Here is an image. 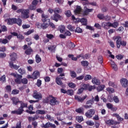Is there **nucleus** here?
<instances>
[{
    "label": "nucleus",
    "mask_w": 128,
    "mask_h": 128,
    "mask_svg": "<svg viewBox=\"0 0 128 128\" xmlns=\"http://www.w3.org/2000/svg\"><path fill=\"white\" fill-rule=\"evenodd\" d=\"M10 75L16 78L14 81L16 84H28V79H26V78H22V75L15 73H11Z\"/></svg>",
    "instance_id": "f257e3e1"
},
{
    "label": "nucleus",
    "mask_w": 128,
    "mask_h": 128,
    "mask_svg": "<svg viewBox=\"0 0 128 128\" xmlns=\"http://www.w3.org/2000/svg\"><path fill=\"white\" fill-rule=\"evenodd\" d=\"M20 107L18 108V110H15L12 111L11 113L13 114L20 115L24 112V108H28V103H24V102L20 100Z\"/></svg>",
    "instance_id": "f03ea898"
},
{
    "label": "nucleus",
    "mask_w": 128,
    "mask_h": 128,
    "mask_svg": "<svg viewBox=\"0 0 128 128\" xmlns=\"http://www.w3.org/2000/svg\"><path fill=\"white\" fill-rule=\"evenodd\" d=\"M114 40H116V46L118 49L120 48V46L124 47L126 46V42L122 40L120 36H116L113 38Z\"/></svg>",
    "instance_id": "7ed1b4c3"
},
{
    "label": "nucleus",
    "mask_w": 128,
    "mask_h": 128,
    "mask_svg": "<svg viewBox=\"0 0 128 128\" xmlns=\"http://www.w3.org/2000/svg\"><path fill=\"white\" fill-rule=\"evenodd\" d=\"M42 21L43 22L42 24V30H46L48 28V24L46 22H50V20L48 19V16L46 15L45 14H42Z\"/></svg>",
    "instance_id": "20e7f679"
},
{
    "label": "nucleus",
    "mask_w": 128,
    "mask_h": 128,
    "mask_svg": "<svg viewBox=\"0 0 128 128\" xmlns=\"http://www.w3.org/2000/svg\"><path fill=\"white\" fill-rule=\"evenodd\" d=\"M32 96V98H35L36 100H38V102H40V100L42 98V94H40V92H38V90H34L33 92Z\"/></svg>",
    "instance_id": "39448f33"
},
{
    "label": "nucleus",
    "mask_w": 128,
    "mask_h": 128,
    "mask_svg": "<svg viewBox=\"0 0 128 128\" xmlns=\"http://www.w3.org/2000/svg\"><path fill=\"white\" fill-rule=\"evenodd\" d=\"M94 11V8H88L86 6H84V10L82 11L83 16H88L90 12H92Z\"/></svg>",
    "instance_id": "423d86ee"
},
{
    "label": "nucleus",
    "mask_w": 128,
    "mask_h": 128,
    "mask_svg": "<svg viewBox=\"0 0 128 128\" xmlns=\"http://www.w3.org/2000/svg\"><path fill=\"white\" fill-rule=\"evenodd\" d=\"M96 114V110L94 109H90L85 113V116L88 118H92V116Z\"/></svg>",
    "instance_id": "0eeeda50"
},
{
    "label": "nucleus",
    "mask_w": 128,
    "mask_h": 128,
    "mask_svg": "<svg viewBox=\"0 0 128 128\" xmlns=\"http://www.w3.org/2000/svg\"><path fill=\"white\" fill-rule=\"evenodd\" d=\"M30 48H28V46L26 44H24L23 46V50H25L24 54H26V56H30V54H32V52H33L32 49L30 48Z\"/></svg>",
    "instance_id": "6e6552de"
},
{
    "label": "nucleus",
    "mask_w": 128,
    "mask_h": 128,
    "mask_svg": "<svg viewBox=\"0 0 128 128\" xmlns=\"http://www.w3.org/2000/svg\"><path fill=\"white\" fill-rule=\"evenodd\" d=\"M62 80H64V78H60L57 76L56 78V84H58V86H60L61 87L64 88H66V84H63Z\"/></svg>",
    "instance_id": "1a4fd4ad"
},
{
    "label": "nucleus",
    "mask_w": 128,
    "mask_h": 128,
    "mask_svg": "<svg viewBox=\"0 0 128 128\" xmlns=\"http://www.w3.org/2000/svg\"><path fill=\"white\" fill-rule=\"evenodd\" d=\"M62 18V16L60 14L54 13L52 16H50V19L52 20H54V22H58Z\"/></svg>",
    "instance_id": "9d476101"
},
{
    "label": "nucleus",
    "mask_w": 128,
    "mask_h": 128,
    "mask_svg": "<svg viewBox=\"0 0 128 128\" xmlns=\"http://www.w3.org/2000/svg\"><path fill=\"white\" fill-rule=\"evenodd\" d=\"M28 14H30V10L24 9L22 14V18H30V16Z\"/></svg>",
    "instance_id": "9b49d317"
},
{
    "label": "nucleus",
    "mask_w": 128,
    "mask_h": 128,
    "mask_svg": "<svg viewBox=\"0 0 128 128\" xmlns=\"http://www.w3.org/2000/svg\"><path fill=\"white\" fill-rule=\"evenodd\" d=\"M42 128H56V124H52L50 123V122H48L46 124H42L41 125Z\"/></svg>",
    "instance_id": "f8f14e48"
},
{
    "label": "nucleus",
    "mask_w": 128,
    "mask_h": 128,
    "mask_svg": "<svg viewBox=\"0 0 128 128\" xmlns=\"http://www.w3.org/2000/svg\"><path fill=\"white\" fill-rule=\"evenodd\" d=\"M7 22V24L10 26H12L16 24V18H9L6 20Z\"/></svg>",
    "instance_id": "ddd939ff"
},
{
    "label": "nucleus",
    "mask_w": 128,
    "mask_h": 128,
    "mask_svg": "<svg viewBox=\"0 0 128 128\" xmlns=\"http://www.w3.org/2000/svg\"><path fill=\"white\" fill-rule=\"evenodd\" d=\"M10 100L12 101V104L14 106H18V104L20 103V100L16 96L12 97L10 98Z\"/></svg>",
    "instance_id": "4468645a"
},
{
    "label": "nucleus",
    "mask_w": 128,
    "mask_h": 128,
    "mask_svg": "<svg viewBox=\"0 0 128 128\" xmlns=\"http://www.w3.org/2000/svg\"><path fill=\"white\" fill-rule=\"evenodd\" d=\"M60 104V101L56 100V98L52 96V98L50 99V106H56V104Z\"/></svg>",
    "instance_id": "2eb2a0df"
},
{
    "label": "nucleus",
    "mask_w": 128,
    "mask_h": 128,
    "mask_svg": "<svg viewBox=\"0 0 128 128\" xmlns=\"http://www.w3.org/2000/svg\"><path fill=\"white\" fill-rule=\"evenodd\" d=\"M28 110H26V112L28 114H36V112L32 111L34 110V104H30L28 106Z\"/></svg>",
    "instance_id": "dca6fc26"
},
{
    "label": "nucleus",
    "mask_w": 128,
    "mask_h": 128,
    "mask_svg": "<svg viewBox=\"0 0 128 128\" xmlns=\"http://www.w3.org/2000/svg\"><path fill=\"white\" fill-rule=\"evenodd\" d=\"M120 82L121 83V84L122 86V88H128V81L126 78H122Z\"/></svg>",
    "instance_id": "f3484780"
},
{
    "label": "nucleus",
    "mask_w": 128,
    "mask_h": 128,
    "mask_svg": "<svg viewBox=\"0 0 128 128\" xmlns=\"http://www.w3.org/2000/svg\"><path fill=\"white\" fill-rule=\"evenodd\" d=\"M9 66L10 68H14V70H18L20 68V66H17L16 64H14V62L10 61L8 62Z\"/></svg>",
    "instance_id": "a211bd4d"
},
{
    "label": "nucleus",
    "mask_w": 128,
    "mask_h": 128,
    "mask_svg": "<svg viewBox=\"0 0 128 128\" xmlns=\"http://www.w3.org/2000/svg\"><path fill=\"white\" fill-rule=\"evenodd\" d=\"M86 98H87L86 96H85L84 98H82L80 96H74V99L76 100H78L80 102H84V100H86Z\"/></svg>",
    "instance_id": "6ab92c4d"
},
{
    "label": "nucleus",
    "mask_w": 128,
    "mask_h": 128,
    "mask_svg": "<svg viewBox=\"0 0 128 128\" xmlns=\"http://www.w3.org/2000/svg\"><path fill=\"white\" fill-rule=\"evenodd\" d=\"M109 24H110L108 25V28L112 27L114 28H116L118 26V22H114L113 23L110 22Z\"/></svg>",
    "instance_id": "aec40b11"
},
{
    "label": "nucleus",
    "mask_w": 128,
    "mask_h": 128,
    "mask_svg": "<svg viewBox=\"0 0 128 128\" xmlns=\"http://www.w3.org/2000/svg\"><path fill=\"white\" fill-rule=\"evenodd\" d=\"M40 118V116L38 115H35L34 116H29L28 118V120L29 122H35L34 120H36Z\"/></svg>",
    "instance_id": "412c9836"
},
{
    "label": "nucleus",
    "mask_w": 128,
    "mask_h": 128,
    "mask_svg": "<svg viewBox=\"0 0 128 128\" xmlns=\"http://www.w3.org/2000/svg\"><path fill=\"white\" fill-rule=\"evenodd\" d=\"M33 80H36L38 78H40V74L38 72V71H34L32 74Z\"/></svg>",
    "instance_id": "4be33fe9"
},
{
    "label": "nucleus",
    "mask_w": 128,
    "mask_h": 128,
    "mask_svg": "<svg viewBox=\"0 0 128 128\" xmlns=\"http://www.w3.org/2000/svg\"><path fill=\"white\" fill-rule=\"evenodd\" d=\"M92 84H95L96 86H100V80L96 78H94L92 80Z\"/></svg>",
    "instance_id": "5701e85b"
},
{
    "label": "nucleus",
    "mask_w": 128,
    "mask_h": 128,
    "mask_svg": "<svg viewBox=\"0 0 128 128\" xmlns=\"http://www.w3.org/2000/svg\"><path fill=\"white\" fill-rule=\"evenodd\" d=\"M10 60L11 62H15V60H16L17 55L16 54L15 52H12L10 55Z\"/></svg>",
    "instance_id": "b1692460"
},
{
    "label": "nucleus",
    "mask_w": 128,
    "mask_h": 128,
    "mask_svg": "<svg viewBox=\"0 0 128 128\" xmlns=\"http://www.w3.org/2000/svg\"><path fill=\"white\" fill-rule=\"evenodd\" d=\"M82 58V60H84V54H81L79 55H78L76 57H74L72 58V60H78V58Z\"/></svg>",
    "instance_id": "393cba45"
},
{
    "label": "nucleus",
    "mask_w": 128,
    "mask_h": 128,
    "mask_svg": "<svg viewBox=\"0 0 128 128\" xmlns=\"http://www.w3.org/2000/svg\"><path fill=\"white\" fill-rule=\"evenodd\" d=\"M36 58V64H40L42 62V58H40V55L36 54L35 56Z\"/></svg>",
    "instance_id": "a878e982"
},
{
    "label": "nucleus",
    "mask_w": 128,
    "mask_h": 128,
    "mask_svg": "<svg viewBox=\"0 0 128 128\" xmlns=\"http://www.w3.org/2000/svg\"><path fill=\"white\" fill-rule=\"evenodd\" d=\"M62 10L60 8H56L54 9V14H62Z\"/></svg>",
    "instance_id": "bb28decb"
},
{
    "label": "nucleus",
    "mask_w": 128,
    "mask_h": 128,
    "mask_svg": "<svg viewBox=\"0 0 128 128\" xmlns=\"http://www.w3.org/2000/svg\"><path fill=\"white\" fill-rule=\"evenodd\" d=\"M88 64H90V63H88V62L86 60H82L81 62V65L82 66H88Z\"/></svg>",
    "instance_id": "cd10ccee"
},
{
    "label": "nucleus",
    "mask_w": 128,
    "mask_h": 128,
    "mask_svg": "<svg viewBox=\"0 0 128 128\" xmlns=\"http://www.w3.org/2000/svg\"><path fill=\"white\" fill-rule=\"evenodd\" d=\"M106 88V86L104 84H101L98 86L97 88V90L98 92H102V90H104V89Z\"/></svg>",
    "instance_id": "c85d7f7f"
},
{
    "label": "nucleus",
    "mask_w": 128,
    "mask_h": 128,
    "mask_svg": "<svg viewBox=\"0 0 128 128\" xmlns=\"http://www.w3.org/2000/svg\"><path fill=\"white\" fill-rule=\"evenodd\" d=\"M70 74L72 78H76V73L74 70H70Z\"/></svg>",
    "instance_id": "c756f323"
},
{
    "label": "nucleus",
    "mask_w": 128,
    "mask_h": 128,
    "mask_svg": "<svg viewBox=\"0 0 128 128\" xmlns=\"http://www.w3.org/2000/svg\"><path fill=\"white\" fill-rule=\"evenodd\" d=\"M106 124L108 126H112L114 124V120H109L106 121Z\"/></svg>",
    "instance_id": "7c9ffc66"
},
{
    "label": "nucleus",
    "mask_w": 128,
    "mask_h": 128,
    "mask_svg": "<svg viewBox=\"0 0 128 128\" xmlns=\"http://www.w3.org/2000/svg\"><path fill=\"white\" fill-rule=\"evenodd\" d=\"M35 112L37 114H46V111L44 110H38Z\"/></svg>",
    "instance_id": "2f4dec72"
},
{
    "label": "nucleus",
    "mask_w": 128,
    "mask_h": 128,
    "mask_svg": "<svg viewBox=\"0 0 128 128\" xmlns=\"http://www.w3.org/2000/svg\"><path fill=\"white\" fill-rule=\"evenodd\" d=\"M80 12H82L80 6H77L76 10H74L75 14H80Z\"/></svg>",
    "instance_id": "473e14b6"
},
{
    "label": "nucleus",
    "mask_w": 128,
    "mask_h": 128,
    "mask_svg": "<svg viewBox=\"0 0 128 128\" xmlns=\"http://www.w3.org/2000/svg\"><path fill=\"white\" fill-rule=\"evenodd\" d=\"M75 112L78 114H84V108H76Z\"/></svg>",
    "instance_id": "72a5a7b5"
},
{
    "label": "nucleus",
    "mask_w": 128,
    "mask_h": 128,
    "mask_svg": "<svg viewBox=\"0 0 128 128\" xmlns=\"http://www.w3.org/2000/svg\"><path fill=\"white\" fill-rule=\"evenodd\" d=\"M0 42L3 44H8V40L6 38H0Z\"/></svg>",
    "instance_id": "f704fd0d"
},
{
    "label": "nucleus",
    "mask_w": 128,
    "mask_h": 128,
    "mask_svg": "<svg viewBox=\"0 0 128 128\" xmlns=\"http://www.w3.org/2000/svg\"><path fill=\"white\" fill-rule=\"evenodd\" d=\"M76 120L78 122H82L84 120V117L82 116H78L76 117Z\"/></svg>",
    "instance_id": "c9c22d12"
},
{
    "label": "nucleus",
    "mask_w": 128,
    "mask_h": 128,
    "mask_svg": "<svg viewBox=\"0 0 128 128\" xmlns=\"http://www.w3.org/2000/svg\"><path fill=\"white\" fill-rule=\"evenodd\" d=\"M68 86H69V88H76V85L74 84V82H69L68 84Z\"/></svg>",
    "instance_id": "e433bc0d"
},
{
    "label": "nucleus",
    "mask_w": 128,
    "mask_h": 128,
    "mask_svg": "<svg viewBox=\"0 0 128 128\" xmlns=\"http://www.w3.org/2000/svg\"><path fill=\"white\" fill-rule=\"evenodd\" d=\"M5 89L7 92H12V86H10V85H7L5 87Z\"/></svg>",
    "instance_id": "4c0bfd02"
},
{
    "label": "nucleus",
    "mask_w": 128,
    "mask_h": 128,
    "mask_svg": "<svg viewBox=\"0 0 128 128\" xmlns=\"http://www.w3.org/2000/svg\"><path fill=\"white\" fill-rule=\"evenodd\" d=\"M110 22H102V26H103L105 30H108V28H106V26H108V25L110 24Z\"/></svg>",
    "instance_id": "58836bf2"
},
{
    "label": "nucleus",
    "mask_w": 128,
    "mask_h": 128,
    "mask_svg": "<svg viewBox=\"0 0 128 128\" xmlns=\"http://www.w3.org/2000/svg\"><path fill=\"white\" fill-rule=\"evenodd\" d=\"M67 28L70 30V32H74V28H76V27L74 26H72L70 24H68L67 26Z\"/></svg>",
    "instance_id": "ea45409f"
},
{
    "label": "nucleus",
    "mask_w": 128,
    "mask_h": 128,
    "mask_svg": "<svg viewBox=\"0 0 128 128\" xmlns=\"http://www.w3.org/2000/svg\"><path fill=\"white\" fill-rule=\"evenodd\" d=\"M80 22L82 24H84V26H86L88 20L86 18H82L80 20Z\"/></svg>",
    "instance_id": "a19ab883"
},
{
    "label": "nucleus",
    "mask_w": 128,
    "mask_h": 128,
    "mask_svg": "<svg viewBox=\"0 0 128 128\" xmlns=\"http://www.w3.org/2000/svg\"><path fill=\"white\" fill-rule=\"evenodd\" d=\"M17 38H18L19 40H24V36L22 34H18Z\"/></svg>",
    "instance_id": "79ce46f5"
},
{
    "label": "nucleus",
    "mask_w": 128,
    "mask_h": 128,
    "mask_svg": "<svg viewBox=\"0 0 128 128\" xmlns=\"http://www.w3.org/2000/svg\"><path fill=\"white\" fill-rule=\"evenodd\" d=\"M97 17L99 20H104V14H98L97 16Z\"/></svg>",
    "instance_id": "37998d69"
},
{
    "label": "nucleus",
    "mask_w": 128,
    "mask_h": 128,
    "mask_svg": "<svg viewBox=\"0 0 128 128\" xmlns=\"http://www.w3.org/2000/svg\"><path fill=\"white\" fill-rule=\"evenodd\" d=\"M94 102V99L90 100L86 102V104H88L89 106H92Z\"/></svg>",
    "instance_id": "c03bdc74"
},
{
    "label": "nucleus",
    "mask_w": 128,
    "mask_h": 128,
    "mask_svg": "<svg viewBox=\"0 0 128 128\" xmlns=\"http://www.w3.org/2000/svg\"><path fill=\"white\" fill-rule=\"evenodd\" d=\"M34 32V30H28L27 32H26L24 33V34H25V36H30V34H32V32Z\"/></svg>",
    "instance_id": "a18cd8bd"
},
{
    "label": "nucleus",
    "mask_w": 128,
    "mask_h": 128,
    "mask_svg": "<svg viewBox=\"0 0 128 128\" xmlns=\"http://www.w3.org/2000/svg\"><path fill=\"white\" fill-rule=\"evenodd\" d=\"M22 19L20 18H18V19H16V24H18V26H22Z\"/></svg>",
    "instance_id": "49530a36"
},
{
    "label": "nucleus",
    "mask_w": 128,
    "mask_h": 128,
    "mask_svg": "<svg viewBox=\"0 0 128 128\" xmlns=\"http://www.w3.org/2000/svg\"><path fill=\"white\" fill-rule=\"evenodd\" d=\"M114 115L116 116V118L118 119V120L119 122H122V120H124V118L120 116V115L118 114H115Z\"/></svg>",
    "instance_id": "de8ad7c7"
},
{
    "label": "nucleus",
    "mask_w": 128,
    "mask_h": 128,
    "mask_svg": "<svg viewBox=\"0 0 128 128\" xmlns=\"http://www.w3.org/2000/svg\"><path fill=\"white\" fill-rule=\"evenodd\" d=\"M20 94V90L16 89H14L12 91V94Z\"/></svg>",
    "instance_id": "09e8293b"
},
{
    "label": "nucleus",
    "mask_w": 128,
    "mask_h": 128,
    "mask_svg": "<svg viewBox=\"0 0 128 128\" xmlns=\"http://www.w3.org/2000/svg\"><path fill=\"white\" fill-rule=\"evenodd\" d=\"M66 94L68 96H74V90L72 89L68 90Z\"/></svg>",
    "instance_id": "8fccbe9b"
},
{
    "label": "nucleus",
    "mask_w": 128,
    "mask_h": 128,
    "mask_svg": "<svg viewBox=\"0 0 128 128\" xmlns=\"http://www.w3.org/2000/svg\"><path fill=\"white\" fill-rule=\"evenodd\" d=\"M50 100V97H47L45 99L43 100L42 102L43 104H48Z\"/></svg>",
    "instance_id": "3c124183"
},
{
    "label": "nucleus",
    "mask_w": 128,
    "mask_h": 128,
    "mask_svg": "<svg viewBox=\"0 0 128 128\" xmlns=\"http://www.w3.org/2000/svg\"><path fill=\"white\" fill-rule=\"evenodd\" d=\"M18 72L19 74H22H22H26V70H24V69H22V68H19Z\"/></svg>",
    "instance_id": "603ef678"
},
{
    "label": "nucleus",
    "mask_w": 128,
    "mask_h": 128,
    "mask_svg": "<svg viewBox=\"0 0 128 128\" xmlns=\"http://www.w3.org/2000/svg\"><path fill=\"white\" fill-rule=\"evenodd\" d=\"M74 32H78V34H82V29L79 27H77Z\"/></svg>",
    "instance_id": "864d4df0"
},
{
    "label": "nucleus",
    "mask_w": 128,
    "mask_h": 128,
    "mask_svg": "<svg viewBox=\"0 0 128 128\" xmlns=\"http://www.w3.org/2000/svg\"><path fill=\"white\" fill-rule=\"evenodd\" d=\"M36 12H38V14H44V12L42 10L41 8H38L36 10Z\"/></svg>",
    "instance_id": "5fc2aeb1"
},
{
    "label": "nucleus",
    "mask_w": 128,
    "mask_h": 128,
    "mask_svg": "<svg viewBox=\"0 0 128 128\" xmlns=\"http://www.w3.org/2000/svg\"><path fill=\"white\" fill-rule=\"evenodd\" d=\"M12 128H22V122H18L16 124V126H13Z\"/></svg>",
    "instance_id": "6e6d98bb"
},
{
    "label": "nucleus",
    "mask_w": 128,
    "mask_h": 128,
    "mask_svg": "<svg viewBox=\"0 0 128 128\" xmlns=\"http://www.w3.org/2000/svg\"><path fill=\"white\" fill-rule=\"evenodd\" d=\"M65 14L67 18H70L72 16V12L70 10H67L65 12Z\"/></svg>",
    "instance_id": "4d7b16f0"
},
{
    "label": "nucleus",
    "mask_w": 128,
    "mask_h": 128,
    "mask_svg": "<svg viewBox=\"0 0 128 128\" xmlns=\"http://www.w3.org/2000/svg\"><path fill=\"white\" fill-rule=\"evenodd\" d=\"M113 100L116 104H118V102H120V100L118 99V96H114Z\"/></svg>",
    "instance_id": "13d9d810"
},
{
    "label": "nucleus",
    "mask_w": 128,
    "mask_h": 128,
    "mask_svg": "<svg viewBox=\"0 0 128 128\" xmlns=\"http://www.w3.org/2000/svg\"><path fill=\"white\" fill-rule=\"evenodd\" d=\"M66 30V28L64 27V26H62L60 28V32H61V34H64V32H66V30Z\"/></svg>",
    "instance_id": "bf43d9fd"
},
{
    "label": "nucleus",
    "mask_w": 128,
    "mask_h": 128,
    "mask_svg": "<svg viewBox=\"0 0 128 128\" xmlns=\"http://www.w3.org/2000/svg\"><path fill=\"white\" fill-rule=\"evenodd\" d=\"M98 58V62H100V64H102L103 62V60H104V58H102V56H99Z\"/></svg>",
    "instance_id": "052dcab7"
},
{
    "label": "nucleus",
    "mask_w": 128,
    "mask_h": 128,
    "mask_svg": "<svg viewBox=\"0 0 128 128\" xmlns=\"http://www.w3.org/2000/svg\"><path fill=\"white\" fill-rule=\"evenodd\" d=\"M64 34L66 36H72V33L68 30H65Z\"/></svg>",
    "instance_id": "680f3d73"
},
{
    "label": "nucleus",
    "mask_w": 128,
    "mask_h": 128,
    "mask_svg": "<svg viewBox=\"0 0 128 128\" xmlns=\"http://www.w3.org/2000/svg\"><path fill=\"white\" fill-rule=\"evenodd\" d=\"M96 88V86H90L88 87V89L87 90H89V92H92V90H95Z\"/></svg>",
    "instance_id": "e2e57ef3"
},
{
    "label": "nucleus",
    "mask_w": 128,
    "mask_h": 128,
    "mask_svg": "<svg viewBox=\"0 0 128 128\" xmlns=\"http://www.w3.org/2000/svg\"><path fill=\"white\" fill-rule=\"evenodd\" d=\"M89 86V84H82V86L83 87V88H84V90H88Z\"/></svg>",
    "instance_id": "0e129e2a"
},
{
    "label": "nucleus",
    "mask_w": 128,
    "mask_h": 128,
    "mask_svg": "<svg viewBox=\"0 0 128 128\" xmlns=\"http://www.w3.org/2000/svg\"><path fill=\"white\" fill-rule=\"evenodd\" d=\"M86 124H88V126H92L94 125V123L91 120L87 121Z\"/></svg>",
    "instance_id": "69168bd1"
},
{
    "label": "nucleus",
    "mask_w": 128,
    "mask_h": 128,
    "mask_svg": "<svg viewBox=\"0 0 128 128\" xmlns=\"http://www.w3.org/2000/svg\"><path fill=\"white\" fill-rule=\"evenodd\" d=\"M108 86H112V88H116V85L114 82H108Z\"/></svg>",
    "instance_id": "338daca9"
},
{
    "label": "nucleus",
    "mask_w": 128,
    "mask_h": 128,
    "mask_svg": "<svg viewBox=\"0 0 128 128\" xmlns=\"http://www.w3.org/2000/svg\"><path fill=\"white\" fill-rule=\"evenodd\" d=\"M38 0H33L32 2V6H38Z\"/></svg>",
    "instance_id": "774afa93"
}]
</instances>
